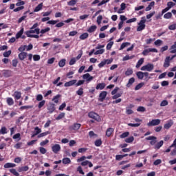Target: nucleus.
I'll return each mask as SVG.
<instances>
[{
  "label": "nucleus",
  "instance_id": "f257e3e1",
  "mask_svg": "<svg viewBox=\"0 0 176 176\" xmlns=\"http://www.w3.org/2000/svg\"><path fill=\"white\" fill-rule=\"evenodd\" d=\"M136 76L138 79H140V80H142V79H144V80H146V81L151 79V77L149 76V73L148 72H138L136 73Z\"/></svg>",
  "mask_w": 176,
  "mask_h": 176
},
{
  "label": "nucleus",
  "instance_id": "f03ea898",
  "mask_svg": "<svg viewBox=\"0 0 176 176\" xmlns=\"http://www.w3.org/2000/svg\"><path fill=\"white\" fill-rule=\"evenodd\" d=\"M146 23V19H145V17H142L140 21V22L138 23V26L137 28V31L141 32V31H143V30H145Z\"/></svg>",
  "mask_w": 176,
  "mask_h": 176
},
{
  "label": "nucleus",
  "instance_id": "7ed1b4c3",
  "mask_svg": "<svg viewBox=\"0 0 176 176\" xmlns=\"http://www.w3.org/2000/svg\"><path fill=\"white\" fill-rule=\"evenodd\" d=\"M155 68V65L152 63H148L147 65H145L141 67V71H147L148 72H151L153 71V69Z\"/></svg>",
  "mask_w": 176,
  "mask_h": 176
},
{
  "label": "nucleus",
  "instance_id": "20e7f679",
  "mask_svg": "<svg viewBox=\"0 0 176 176\" xmlns=\"http://www.w3.org/2000/svg\"><path fill=\"white\" fill-rule=\"evenodd\" d=\"M88 116L91 119H94V120H96V122H101V117H100V116H98V114L96 113L95 112H89Z\"/></svg>",
  "mask_w": 176,
  "mask_h": 176
},
{
  "label": "nucleus",
  "instance_id": "39448f33",
  "mask_svg": "<svg viewBox=\"0 0 176 176\" xmlns=\"http://www.w3.org/2000/svg\"><path fill=\"white\" fill-rule=\"evenodd\" d=\"M31 34H36L39 35L41 34V30L39 28L32 29L30 28V30L25 32V35L28 37L30 35H32Z\"/></svg>",
  "mask_w": 176,
  "mask_h": 176
},
{
  "label": "nucleus",
  "instance_id": "423d86ee",
  "mask_svg": "<svg viewBox=\"0 0 176 176\" xmlns=\"http://www.w3.org/2000/svg\"><path fill=\"white\" fill-rule=\"evenodd\" d=\"M160 124V119H155L152 120L150 121L148 124L147 126H159Z\"/></svg>",
  "mask_w": 176,
  "mask_h": 176
},
{
  "label": "nucleus",
  "instance_id": "0eeeda50",
  "mask_svg": "<svg viewBox=\"0 0 176 176\" xmlns=\"http://www.w3.org/2000/svg\"><path fill=\"white\" fill-rule=\"evenodd\" d=\"M52 151L54 153H58L61 151V146L60 144H54L52 146Z\"/></svg>",
  "mask_w": 176,
  "mask_h": 176
},
{
  "label": "nucleus",
  "instance_id": "6e6552de",
  "mask_svg": "<svg viewBox=\"0 0 176 176\" xmlns=\"http://www.w3.org/2000/svg\"><path fill=\"white\" fill-rule=\"evenodd\" d=\"M82 79L86 80V82H91V80H93L94 79V77L90 76V74L87 73V74L82 75Z\"/></svg>",
  "mask_w": 176,
  "mask_h": 176
},
{
  "label": "nucleus",
  "instance_id": "1a4fd4ad",
  "mask_svg": "<svg viewBox=\"0 0 176 176\" xmlns=\"http://www.w3.org/2000/svg\"><path fill=\"white\" fill-rule=\"evenodd\" d=\"M146 141H151L150 144L151 145H155V144H156V142H157V138L155 137V136H149L148 138H146Z\"/></svg>",
  "mask_w": 176,
  "mask_h": 176
},
{
  "label": "nucleus",
  "instance_id": "9d476101",
  "mask_svg": "<svg viewBox=\"0 0 176 176\" xmlns=\"http://www.w3.org/2000/svg\"><path fill=\"white\" fill-rule=\"evenodd\" d=\"M107 93L105 91H102L99 94V101H100V102H102V101L105 100V98L107 97Z\"/></svg>",
  "mask_w": 176,
  "mask_h": 176
},
{
  "label": "nucleus",
  "instance_id": "9b49d317",
  "mask_svg": "<svg viewBox=\"0 0 176 176\" xmlns=\"http://www.w3.org/2000/svg\"><path fill=\"white\" fill-rule=\"evenodd\" d=\"M78 80H72L70 81H68L65 83L64 86L65 87H69L71 86H74V85H76Z\"/></svg>",
  "mask_w": 176,
  "mask_h": 176
},
{
  "label": "nucleus",
  "instance_id": "f8f14e48",
  "mask_svg": "<svg viewBox=\"0 0 176 176\" xmlns=\"http://www.w3.org/2000/svg\"><path fill=\"white\" fill-rule=\"evenodd\" d=\"M47 111L49 113H53V112L56 111V107H54V104L50 103V105L47 107Z\"/></svg>",
  "mask_w": 176,
  "mask_h": 176
},
{
  "label": "nucleus",
  "instance_id": "ddd939ff",
  "mask_svg": "<svg viewBox=\"0 0 176 176\" xmlns=\"http://www.w3.org/2000/svg\"><path fill=\"white\" fill-rule=\"evenodd\" d=\"M41 133H42V129H41V128L36 126L34 128V133L33 135H32V138H33V137H36V135H38V134H41Z\"/></svg>",
  "mask_w": 176,
  "mask_h": 176
},
{
  "label": "nucleus",
  "instance_id": "4468645a",
  "mask_svg": "<svg viewBox=\"0 0 176 176\" xmlns=\"http://www.w3.org/2000/svg\"><path fill=\"white\" fill-rule=\"evenodd\" d=\"M27 56H28V54L27 52H23L19 54V58L21 60V61H23V60L27 58Z\"/></svg>",
  "mask_w": 176,
  "mask_h": 176
},
{
  "label": "nucleus",
  "instance_id": "2eb2a0df",
  "mask_svg": "<svg viewBox=\"0 0 176 176\" xmlns=\"http://www.w3.org/2000/svg\"><path fill=\"white\" fill-rule=\"evenodd\" d=\"M173 124H174V122H173V120H170L167 122V123L164 125V128L166 129V130H168V129H170V127H171Z\"/></svg>",
  "mask_w": 176,
  "mask_h": 176
},
{
  "label": "nucleus",
  "instance_id": "dca6fc26",
  "mask_svg": "<svg viewBox=\"0 0 176 176\" xmlns=\"http://www.w3.org/2000/svg\"><path fill=\"white\" fill-rule=\"evenodd\" d=\"M170 56H167L165 60H164V68H168V67H170Z\"/></svg>",
  "mask_w": 176,
  "mask_h": 176
},
{
  "label": "nucleus",
  "instance_id": "f3484780",
  "mask_svg": "<svg viewBox=\"0 0 176 176\" xmlns=\"http://www.w3.org/2000/svg\"><path fill=\"white\" fill-rule=\"evenodd\" d=\"M12 97L16 100H20L21 98V92L16 91L12 95Z\"/></svg>",
  "mask_w": 176,
  "mask_h": 176
},
{
  "label": "nucleus",
  "instance_id": "a211bd4d",
  "mask_svg": "<svg viewBox=\"0 0 176 176\" xmlns=\"http://www.w3.org/2000/svg\"><path fill=\"white\" fill-rule=\"evenodd\" d=\"M24 33V28H22L19 32H18L16 34V39H19L21 38L23 34Z\"/></svg>",
  "mask_w": 176,
  "mask_h": 176
},
{
  "label": "nucleus",
  "instance_id": "6ab92c4d",
  "mask_svg": "<svg viewBox=\"0 0 176 176\" xmlns=\"http://www.w3.org/2000/svg\"><path fill=\"white\" fill-rule=\"evenodd\" d=\"M135 82V79L133 77L131 78L126 85V87H131V86L133 85V83H134Z\"/></svg>",
  "mask_w": 176,
  "mask_h": 176
},
{
  "label": "nucleus",
  "instance_id": "aec40b11",
  "mask_svg": "<svg viewBox=\"0 0 176 176\" xmlns=\"http://www.w3.org/2000/svg\"><path fill=\"white\" fill-rule=\"evenodd\" d=\"M80 124L76 123L70 126V130H79L80 129Z\"/></svg>",
  "mask_w": 176,
  "mask_h": 176
},
{
  "label": "nucleus",
  "instance_id": "412c9836",
  "mask_svg": "<svg viewBox=\"0 0 176 176\" xmlns=\"http://www.w3.org/2000/svg\"><path fill=\"white\" fill-rule=\"evenodd\" d=\"M113 128H109L107 129V131H106V135L107 137H111V135H112V134H113Z\"/></svg>",
  "mask_w": 176,
  "mask_h": 176
},
{
  "label": "nucleus",
  "instance_id": "4be33fe9",
  "mask_svg": "<svg viewBox=\"0 0 176 176\" xmlns=\"http://www.w3.org/2000/svg\"><path fill=\"white\" fill-rule=\"evenodd\" d=\"M3 75L6 76V78H9V76H12V71L10 70H4L3 72Z\"/></svg>",
  "mask_w": 176,
  "mask_h": 176
},
{
  "label": "nucleus",
  "instance_id": "5701e85b",
  "mask_svg": "<svg viewBox=\"0 0 176 176\" xmlns=\"http://www.w3.org/2000/svg\"><path fill=\"white\" fill-rule=\"evenodd\" d=\"M105 83H99L96 85V90H102L103 89L105 88Z\"/></svg>",
  "mask_w": 176,
  "mask_h": 176
},
{
  "label": "nucleus",
  "instance_id": "b1692460",
  "mask_svg": "<svg viewBox=\"0 0 176 176\" xmlns=\"http://www.w3.org/2000/svg\"><path fill=\"white\" fill-rule=\"evenodd\" d=\"M96 30H97V25H91L87 29V32H89L90 34H91V32H94V31H96Z\"/></svg>",
  "mask_w": 176,
  "mask_h": 176
},
{
  "label": "nucleus",
  "instance_id": "393cba45",
  "mask_svg": "<svg viewBox=\"0 0 176 176\" xmlns=\"http://www.w3.org/2000/svg\"><path fill=\"white\" fill-rule=\"evenodd\" d=\"M163 144H164V142H163V140L160 141L158 143H157L155 146V149H160V148H162V146H163Z\"/></svg>",
  "mask_w": 176,
  "mask_h": 176
},
{
  "label": "nucleus",
  "instance_id": "a878e982",
  "mask_svg": "<svg viewBox=\"0 0 176 176\" xmlns=\"http://www.w3.org/2000/svg\"><path fill=\"white\" fill-rule=\"evenodd\" d=\"M155 6V1H151L150 4L146 8V12H149V10H152V7Z\"/></svg>",
  "mask_w": 176,
  "mask_h": 176
},
{
  "label": "nucleus",
  "instance_id": "bb28decb",
  "mask_svg": "<svg viewBox=\"0 0 176 176\" xmlns=\"http://www.w3.org/2000/svg\"><path fill=\"white\" fill-rule=\"evenodd\" d=\"M62 162L63 164H71V159L69 157H65L62 160Z\"/></svg>",
  "mask_w": 176,
  "mask_h": 176
},
{
  "label": "nucleus",
  "instance_id": "cd10ccee",
  "mask_svg": "<svg viewBox=\"0 0 176 176\" xmlns=\"http://www.w3.org/2000/svg\"><path fill=\"white\" fill-rule=\"evenodd\" d=\"M12 167H16V164L13 163H6L4 164V168H10Z\"/></svg>",
  "mask_w": 176,
  "mask_h": 176
},
{
  "label": "nucleus",
  "instance_id": "c85d7f7f",
  "mask_svg": "<svg viewBox=\"0 0 176 176\" xmlns=\"http://www.w3.org/2000/svg\"><path fill=\"white\" fill-rule=\"evenodd\" d=\"M43 8V3H41L38 4L34 9V12H39L40 10H42V8Z\"/></svg>",
  "mask_w": 176,
  "mask_h": 176
},
{
  "label": "nucleus",
  "instance_id": "c756f323",
  "mask_svg": "<svg viewBox=\"0 0 176 176\" xmlns=\"http://www.w3.org/2000/svg\"><path fill=\"white\" fill-rule=\"evenodd\" d=\"M87 38H89V33H83L80 36L81 41H85V39H87Z\"/></svg>",
  "mask_w": 176,
  "mask_h": 176
},
{
  "label": "nucleus",
  "instance_id": "7c9ffc66",
  "mask_svg": "<svg viewBox=\"0 0 176 176\" xmlns=\"http://www.w3.org/2000/svg\"><path fill=\"white\" fill-rule=\"evenodd\" d=\"M60 97H61V95L58 94L52 98V101H54L55 104H58V100H60Z\"/></svg>",
  "mask_w": 176,
  "mask_h": 176
},
{
  "label": "nucleus",
  "instance_id": "2f4dec72",
  "mask_svg": "<svg viewBox=\"0 0 176 176\" xmlns=\"http://www.w3.org/2000/svg\"><path fill=\"white\" fill-rule=\"evenodd\" d=\"M144 64V58H141L136 64V68H140V67L142 66V65Z\"/></svg>",
  "mask_w": 176,
  "mask_h": 176
},
{
  "label": "nucleus",
  "instance_id": "473e14b6",
  "mask_svg": "<svg viewBox=\"0 0 176 176\" xmlns=\"http://www.w3.org/2000/svg\"><path fill=\"white\" fill-rule=\"evenodd\" d=\"M130 45H131V43H129V42L123 43L121 45V46H120L119 50H123V49H124V47H127V46H130Z\"/></svg>",
  "mask_w": 176,
  "mask_h": 176
},
{
  "label": "nucleus",
  "instance_id": "72a5a7b5",
  "mask_svg": "<svg viewBox=\"0 0 176 176\" xmlns=\"http://www.w3.org/2000/svg\"><path fill=\"white\" fill-rule=\"evenodd\" d=\"M125 142H126L127 144H131V142H133V141H134V137L131 136L129 138H127L125 139Z\"/></svg>",
  "mask_w": 176,
  "mask_h": 176
},
{
  "label": "nucleus",
  "instance_id": "f704fd0d",
  "mask_svg": "<svg viewBox=\"0 0 176 176\" xmlns=\"http://www.w3.org/2000/svg\"><path fill=\"white\" fill-rule=\"evenodd\" d=\"M134 57H135L134 55H132V56H129V55H126V56H125L123 58L122 60H123V61H127V60H131V59L134 58Z\"/></svg>",
  "mask_w": 176,
  "mask_h": 176
},
{
  "label": "nucleus",
  "instance_id": "c9c22d12",
  "mask_svg": "<svg viewBox=\"0 0 176 176\" xmlns=\"http://www.w3.org/2000/svg\"><path fill=\"white\" fill-rule=\"evenodd\" d=\"M7 104L10 106L13 105V104H14V101L13 100V98H7Z\"/></svg>",
  "mask_w": 176,
  "mask_h": 176
},
{
  "label": "nucleus",
  "instance_id": "e433bc0d",
  "mask_svg": "<svg viewBox=\"0 0 176 176\" xmlns=\"http://www.w3.org/2000/svg\"><path fill=\"white\" fill-rule=\"evenodd\" d=\"M155 46H162L163 45V41L158 39L154 42Z\"/></svg>",
  "mask_w": 176,
  "mask_h": 176
},
{
  "label": "nucleus",
  "instance_id": "4c0bfd02",
  "mask_svg": "<svg viewBox=\"0 0 176 176\" xmlns=\"http://www.w3.org/2000/svg\"><path fill=\"white\" fill-rule=\"evenodd\" d=\"M133 69H127L125 72L126 76H130V75H133Z\"/></svg>",
  "mask_w": 176,
  "mask_h": 176
},
{
  "label": "nucleus",
  "instance_id": "58836bf2",
  "mask_svg": "<svg viewBox=\"0 0 176 176\" xmlns=\"http://www.w3.org/2000/svg\"><path fill=\"white\" fill-rule=\"evenodd\" d=\"M105 52L104 49H100L94 52L95 56H97L98 54H103V53Z\"/></svg>",
  "mask_w": 176,
  "mask_h": 176
},
{
  "label": "nucleus",
  "instance_id": "ea45409f",
  "mask_svg": "<svg viewBox=\"0 0 176 176\" xmlns=\"http://www.w3.org/2000/svg\"><path fill=\"white\" fill-rule=\"evenodd\" d=\"M48 134H50L49 131L43 132L42 133L38 134L37 138H42V137H46V135H47Z\"/></svg>",
  "mask_w": 176,
  "mask_h": 176
},
{
  "label": "nucleus",
  "instance_id": "a19ab883",
  "mask_svg": "<svg viewBox=\"0 0 176 176\" xmlns=\"http://www.w3.org/2000/svg\"><path fill=\"white\" fill-rule=\"evenodd\" d=\"M173 17V14L171 12H167L164 15V19H171Z\"/></svg>",
  "mask_w": 176,
  "mask_h": 176
},
{
  "label": "nucleus",
  "instance_id": "79ce46f5",
  "mask_svg": "<svg viewBox=\"0 0 176 176\" xmlns=\"http://www.w3.org/2000/svg\"><path fill=\"white\" fill-rule=\"evenodd\" d=\"M145 83L144 82H140L136 87H135V90H140L141 87H143L144 86Z\"/></svg>",
  "mask_w": 176,
  "mask_h": 176
},
{
  "label": "nucleus",
  "instance_id": "37998d69",
  "mask_svg": "<svg viewBox=\"0 0 176 176\" xmlns=\"http://www.w3.org/2000/svg\"><path fill=\"white\" fill-rule=\"evenodd\" d=\"M129 135H130V132H124L120 135V138H126V137H129Z\"/></svg>",
  "mask_w": 176,
  "mask_h": 176
},
{
  "label": "nucleus",
  "instance_id": "c03bdc74",
  "mask_svg": "<svg viewBox=\"0 0 176 176\" xmlns=\"http://www.w3.org/2000/svg\"><path fill=\"white\" fill-rule=\"evenodd\" d=\"M28 170H30L28 166H22L21 168H19V173H21V171H28Z\"/></svg>",
  "mask_w": 176,
  "mask_h": 176
},
{
  "label": "nucleus",
  "instance_id": "a18cd8bd",
  "mask_svg": "<svg viewBox=\"0 0 176 176\" xmlns=\"http://www.w3.org/2000/svg\"><path fill=\"white\" fill-rule=\"evenodd\" d=\"M10 172L13 174L15 176H19L20 175L19 173H18L17 170H16V169L12 168V169H10Z\"/></svg>",
  "mask_w": 176,
  "mask_h": 176
},
{
  "label": "nucleus",
  "instance_id": "49530a36",
  "mask_svg": "<svg viewBox=\"0 0 176 176\" xmlns=\"http://www.w3.org/2000/svg\"><path fill=\"white\" fill-rule=\"evenodd\" d=\"M173 6H175V3H174L173 1H169L167 3L166 8H169V10H170Z\"/></svg>",
  "mask_w": 176,
  "mask_h": 176
},
{
  "label": "nucleus",
  "instance_id": "de8ad7c7",
  "mask_svg": "<svg viewBox=\"0 0 176 176\" xmlns=\"http://www.w3.org/2000/svg\"><path fill=\"white\" fill-rule=\"evenodd\" d=\"M89 135L90 138H97V135L93 131H89Z\"/></svg>",
  "mask_w": 176,
  "mask_h": 176
},
{
  "label": "nucleus",
  "instance_id": "09e8293b",
  "mask_svg": "<svg viewBox=\"0 0 176 176\" xmlns=\"http://www.w3.org/2000/svg\"><path fill=\"white\" fill-rule=\"evenodd\" d=\"M168 30L170 31H174L176 30V23H173L168 26Z\"/></svg>",
  "mask_w": 176,
  "mask_h": 176
},
{
  "label": "nucleus",
  "instance_id": "8fccbe9b",
  "mask_svg": "<svg viewBox=\"0 0 176 176\" xmlns=\"http://www.w3.org/2000/svg\"><path fill=\"white\" fill-rule=\"evenodd\" d=\"M58 65H59V67L63 68V67H64L65 65V59L60 60L58 63Z\"/></svg>",
  "mask_w": 176,
  "mask_h": 176
},
{
  "label": "nucleus",
  "instance_id": "3c124183",
  "mask_svg": "<svg viewBox=\"0 0 176 176\" xmlns=\"http://www.w3.org/2000/svg\"><path fill=\"white\" fill-rule=\"evenodd\" d=\"M49 31H50V28H46L45 29H42L40 33L43 35V34H46V32H49Z\"/></svg>",
  "mask_w": 176,
  "mask_h": 176
},
{
  "label": "nucleus",
  "instance_id": "603ef678",
  "mask_svg": "<svg viewBox=\"0 0 176 176\" xmlns=\"http://www.w3.org/2000/svg\"><path fill=\"white\" fill-rule=\"evenodd\" d=\"M76 0H71L70 1L67 2V5L69 6H74V5H76Z\"/></svg>",
  "mask_w": 176,
  "mask_h": 176
},
{
  "label": "nucleus",
  "instance_id": "864d4df0",
  "mask_svg": "<svg viewBox=\"0 0 176 176\" xmlns=\"http://www.w3.org/2000/svg\"><path fill=\"white\" fill-rule=\"evenodd\" d=\"M122 94H123V93H118V94H116L113 97V100H118V98H119V97H122Z\"/></svg>",
  "mask_w": 176,
  "mask_h": 176
},
{
  "label": "nucleus",
  "instance_id": "5fc2aeb1",
  "mask_svg": "<svg viewBox=\"0 0 176 176\" xmlns=\"http://www.w3.org/2000/svg\"><path fill=\"white\" fill-rule=\"evenodd\" d=\"M137 111L138 112H145V111H146V109H145V107L142 106H140L139 107H138Z\"/></svg>",
  "mask_w": 176,
  "mask_h": 176
},
{
  "label": "nucleus",
  "instance_id": "6e6d98bb",
  "mask_svg": "<svg viewBox=\"0 0 176 176\" xmlns=\"http://www.w3.org/2000/svg\"><path fill=\"white\" fill-rule=\"evenodd\" d=\"M45 104H46V100H41L39 103H38V109H41V108H42V107L45 106Z\"/></svg>",
  "mask_w": 176,
  "mask_h": 176
},
{
  "label": "nucleus",
  "instance_id": "4d7b16f0",
  "mask_svg": "<svg viewBox=\"0 0 176 176\" xmlns=\"http://www.w3.org/2000/svg\"><path fill=\"white\" fill-rule=\"evenodd\" d=\"M102 144V141H101L100 139L97 140L95 141L96 146H101Z\"/></svg>",
  "mask_w": 176,
  "mask_h": 176
},
{
  "label": "nucleus",
  "instance_id": "13d9d810",
  "mask_svg": "<svg viewBox=\"0 0 176 176\" xmlns=\"http://www.w3.org/2000/svg\"><path fill=\"white\" fill-rule=\"evenodd\" d=\"M65 116V113H60L58 117H56V120H60V119H63Z\"/></svg>",
  "mask_w": 176,
  "mask_h": 176
},
{
  "label": "nucleus",
  "instance_id": "bf43d9fd",
  "mask_svg": "<svg viewBox=\"0 0 176 176\" xmlns=\"http://www.w3.org/2000/svg\"><path fill=\"white\" fill-rule=\"evenodd\" d=\"M31 108H34V106H22L20 107V109L23 111V109H31Z\"/></svg>",
  "mask_w": 176,
  "mask_h": 176
},
{
  "label": "nucleus",
  "instance_id": "052dcab7",
  "mask_svg": "<svg viewBox=\"0 0 176 176\" xmlns=\"http://www.w3.org/2000/svg\"><path fill=\"white\" fill-rule=\"evenodd\" d=\"M77 171L79 172V174H81L82 175H85V172L83 171L82 166H78L77 168Z\"/></svg>",
  "mask_w": 176,
  "mask_h": 176
},
{
  "label": "nucleus",
  "instance_id": "680f3d73",
  "mask_svg": "<svg viewBox=\"0 0 176 176\" xmlns=\"http://www.w3.org/2000/svg\"><path fill=\"white\" fill-rule=\"evenodd\" d=\"M76 94H78V96H83V88H79V89L76 91Z\"/></svg>",
  "mask_w": 176,
  "mask_h": 176
},
{
  "label": "nucleus",
  "instance_id": "e2e57ef3",
  "mask_svg": "<svg viewBox=\"0 0 176 176\" xmlns=\"http://www.w3.org/2000/svg\"><path fill=\"white\" fill-rule=\"evenodd\" d=\"M7 129L5 126H2L1 131V134H8Z\"/></svg>",
  "mask_w": 176,
  "mask_h": 176
},
{
  "label": "nucleus",
  "instance_id": "0e129e2a",
  "mask_svg": "<svg viewBox=\"0 0 176 176\" xmlns=\"http://www.w3.org/2000/svg\"><path fill=\"white\" fill-rule=\"evenodd\" d=\"M33 60L34 61H39L41 60V56L36 54L33 56Z\"/></svg>",
  "mask_w": 176,
  "mask_h": 176
},
{
  "label": "nucleus",
  "instance_id": "69168bd1",
  "mask_svg": "<svg viewBox=\"0 0 176 176\" xmlns=\"http://www.w3.org/2000/svg\"><path fill=\"white\" fill-rule=\"evenodd\" d=\"M25 3L21 0H17V3H16V6H23Z\"/></svg>",
  "mask_w": 176,
  "mask_h": 176
},
{
  "label": "nucleus",
  "instance_id": "338daca9",
  "mask_svg": "<svg viewBox=\"0 0 176 176\" xmlns=\"http://www.w3.org/2000/svg\"><path fill=\"white\" fill-rule=\"evenodd\" d=\"M10 54H12V51L11 50H8V52H6L3 54V57H9V56H10Z\"/></svg>",
  "mask_w": 176,
  "mask_h": 176
},
{
  "label": "nucleus",
  "instance_id": "774afa93",
  "mask_svg": "<svg viewBox=\"0 0 176 176\" xmlns=\"http://www.w3.org/2000/svg\"><path fill=\"white\" fill-rule=\"evenodd\" d=\"M167 105H168V102L167 100H163L161 103H160V107H167Z\"/></svg>",
  "mask_w": 176,
  "mask_h": 176
}]
</instances>
